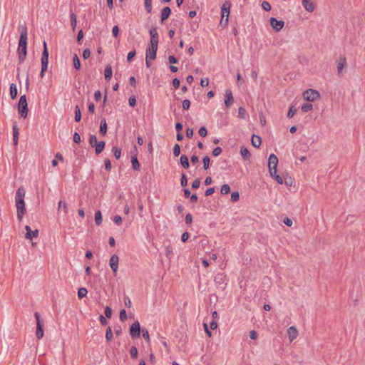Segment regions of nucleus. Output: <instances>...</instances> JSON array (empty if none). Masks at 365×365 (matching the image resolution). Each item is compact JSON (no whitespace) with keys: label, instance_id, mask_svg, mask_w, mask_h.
Segmentation results:
<instances>
[{"label":"nucleus","instance_id":"9d476101","mask_svg":"<svg viewBox=\"0 0 365 365\" xmlns=\"http://www.w3.org/2000/svg\"><path fill=\"white\" fill-rule=\"evenodd\" d=\"M130 334L132 338H137L140 334V323L136 321L135 322L130 328Z\"/></svg>","mask_w":365,"mask_h":365},{"label":"nucleus","instance_id":"e2e57ef3","mask_svg":"<svg viewBox=\"0 0 365 365\" xmlns=\"http://www.w3.org/2000/svg\"><path fill=\"white\" fill-rule=\"evenodd\" d=\"M124 303L127 307L130 308L131 307V304H132L131 300L130 299V298L128 296H125L124 297Z\"/></svg>","mask_w":365,"mask_h":365},{"label":"nucleus","instance_id":"0eeeda50","mask_svg":"<svg viewBox=\"0 0 365 365\" xmlns=\"http://www.w3.org/2000/svg\"><path fill=\"white\" fill-rule=\"evenodd\" d=\"M278 164V158L274 154H271L268 159V168L269 173L273 172L275 174L277 171V166Z\"/></svg>","mask_w":365,"mask_h":365},{"label":"nucleus","instance_id":"20e7f679","mask_svg":"<svg viewBox=\"0 0 365 365\" xmlns=\"http://www.w3.org/2000/svg\"><path fill=\"white\" fill-rule=\"evenodd\" d=\"M48 51L47 49V45L46 41H43V51L41 55V71L40 73V76L43 78L44 76V72L48 68Z\"/></svg>","mask_w":365,"mask_h":365},{"label":"nucleus","instance_id":"5701e85b","mask_svg":"<svg viewBox=\"0 0 365 365\" xmlns=\"http://www.w3.org/2000/svg\"><path fill=\"white\" fill-rule=\"evenodd\" d=\"M240 154H241L242 157L243 158V159H245V160H249L251 157V154H250V151L245 147H242L240 148Z\"/></svg>","mask_w":365,"mask_h":365},{"label":"nucleus","instance_id":"69168bd1","mask_svg":"<svg viewBox=\"0 0 365 365\" xmlns=\"http://www.w3.org/2000/svg\"><path fill=\"white\" fill-rule=\"evenodd\" d=\"M208 84H209V80L207 78H204L201 79V81H200L201 86L205 87V86H207Z\"/></svg>","mask_w":365,"mask_h":365},{"label":"nucleus","instance_id":"f704fd0d","mask_svg":"<svg viewBox=\"0 0 365 365\" xmlns=\"http://www.w3.org/2000/svg\"><path fill=\"white\" fill-rule=\"evenodd\" d=\"M302 110L304 113L310 111L313 109V106L311 103H304L302 106Z\"/></svg>","mask_w":365,"mask_h":365},{"label":"nucleus","instance_id":"7c9ffc66","mask_svg":"<svg viewBox=\"0 0 365 365\" xmlns=\"http://www.w3.org/2000/svg\"><path fill=\"white\" fill-rule=\"evenodd\" d=\"M269 174L279 184H283V179L280 175L277 174V171H275V174L273 173V172H270Z\"/></svg>","mask_w":365,"mask_h":365},{"label":"nucleus","instance_id":"49530a36","mask_svg":"<svg viewBox=\"0 0 365 365\" xmlns=\"http://www.w3.org/2000/svg\"><path fill=\"white\" fill-rule=\"evenodd\" d=\"M128 318L126 311L125 309H122L120 312V319L121 322H125Z\"/></svg>","mask_w":365,"mask_h":365},{"label":"nucleus","instance_id":"052dcab7","mask_svg":"<svg viewBox=\"0 0 365 365\" xmlns=\"http://www.w3.org/2000/svg\"><path fill=\"white\" fill-rule=\"evenodd\" d=\"M135 50L130 51L127 56V61L129 62L131 61L132 58L135 56Z\"/></svg>","mask_w":365,"mask_h":365},{"label":"nucleus","instance_id":"423d86ee","mask_svg":"<svg viewBox=\"0 0 365 365\" xmlns=\"http://www.w3.org/2000/svg\"><path fill=\"white\" fill-rule=\"evenodd\" d=\"M303 98L308 101H314L320 98V94L317 90L309 88L304 91Z\"/></svg>","mask_w":365,"mask_h":365},{"label":"nucleus","instance_id":"de8ad7c7","mask_svg":"<svg viewBox=\"0 0 365 365\" xmlns=\"http://www.w3.org/2000/svg\"><path fill=\"white\" fill-rule=\"evenodd\" d=\"M132 358L135 359L138 356V349L135 346H132L130 351Z\"/></svg>","mask_w":365,"mask_h":365},{"label":"nucleus","instance_id":"a19ab883","mask_svg":"<svg viewBox=\"0 0 365 365\" xmlns=\"http://www.w3.org/2000/svg\"><path fill=\"white\" fill-rule=\"evenodd\" d=\"M113 338V332L111 330V328L109 327H108L106 333V339L108 341H110Z\"/></svg>","mask_w":365,"mask_h":365},{"label":"nucleus","instance_id":"cd10ccee","mask_svg":"<svg viewBox=\"0 0 365 365\" xmlns=\"http://www.w3.org/2000/svg\"><path fill=\"white\" fill-rule=\"evenodd\" d=\"M131 163L133 169L135 170H140V163L138 160V158L136 156H133L131 158Z\"/></svg>","mask_w":365,"mask_h":365},{"label":"nucleus","instance_id":"ea45409f","mask_svg":"<svg viewBox=\"0 0 365 365\" xmlns=\"http://www.w3.org/2000/svg\"><path fill=\"white\" fill-rule=\"evenodd\" d=\"M210 159L208 156H205L202 159L203 168L205 170H207L210 166Z\"/></svg>","mask_w":365,"mask_h":365},{"label":"nucleus","instance_id":"ddd939ff","mask_svg":"<svg viewBox=\"0 0 365 365\" xmlns=\"http://www.w3.org/2000/svg\"><path fill=\"white\" fill-rule=\"evenodd\" d=\"M346 59L344 56H340L336 61V67L338 74L340 75L342 72V70L346 65Z\"/></svg>","mask_w":365,"mask_h":365},{"label":"nucleus","instance_id":"6e6d98bb","mask_svg":"<svg viewBox=\"0 0 365 365\" xmlns=\"http://www.w3.org/2000/svg\"><path fill=\"white\" fill-rule=\"evenodd\" d=\"M199 134L202 137H205L207 134V131L205 127H201L199 130Z\"/></svg>","mask_w":365,"mask_h":365},{"label":"nucleus","instance_id":"603ef678","mask_svg":"<svg viewBox=\"0 0 365 365\" xmlns=\"http://www.w3.org/2000/svg\"><path fill=\"white\" fill-rule=\"evenodd\" d=\"M180 184L182 187H185L187 185V177L185 174H182V178H181V180H180Z\"/></svg>","mask_w":365,"mask_h":365},{"label":"nucleus","instance_id":"473e14b6","mask_svg":"<svg viewBox=\"0 0 365 365\" xmlns=\"http://www.w3.org/2000/svg\"><path fill=\"white\" fill-rule=\"evenodd\" d=\"M81 119V113L78 106L75 107V120L79 122Z\"/></svg>","mask_w":365,"mask_h":365},{"label":"nucleus","instance_id":"0e129e2a","mask_svg":"<svg viewBox=\"0 0 365 365\" xmlns=\"http://www.w3.org/2000/svg\"><path fill=\"white\" fill-rule=\"evenodd\" d=\"M128 102H129V105L131 107H134L136 104V99L134 96H131L129 98Z\"/></svg>","mask_w":365,"mask_h":365},{"label":"nucleus","instance_id":"393cba45","mask_svg":"<svg viewBox=\"0 0 365 365\" xmlns=\"http://www.w3.org/2000/svg\"><path fill=\"white\" fill-rule=\"evenodd\" d=\"M18 91L16 84L11 83L10 85V96L12 99H15L17 97Z\"/></svg>","mask_w":365,"mask_h":365},{"label":"nucleus","instance_id":"dca6fc26","mask_svg":"<svg viewBox=\"0 0 365 365\" xmlns=\"http://www.w3.org/2000/svg\"><path fill=\"white\" fill-rule=\"evenodd\" d=\"M302 6L308 12H312L315 9L314 4L311 0H302Z\"/></svg>","mask_w":365,"mask_h":365},{"label":"nucleus","instance_id":"79ce46f5","mask_svg":"<svg viewBox=\"0 0 365 365\" xmlns=\"http://www.w3.org/2000/svg\"><path fill=\"white\" fill-rule=\"evenodd\" d=\"M262 7L266 11H269L272 9L270 4L267 1H262Z\"/></svg>","mask_w":365,"mask_h":365},{"label":"nucleus","instance_id":"412c9836","mask_svg":"<svg viewBox=\"0 0 365 365\" xmlns=\"http://www.w3.org/2000/svg\"><path fill=\"white\" fill-rule=\"evenodd\" d=\"M251 142H252V145L255 147V148H259L260 145H261V143H262V139L260 137L256 135H252V139H251Z\"/></svg>","mask_w":365,"mask_h":365},{"label":"nucleus","instance_id":"9b49d317","mask_svg":"<svg viewBox=\"0 0 365 365\" xmlns=\"http://www.w3.org/2000/svg\"><path fill=\"white\" fill-rule=\"evenodd\" d=\"M118 262H119V258L117 255L114 254L110 257V261H109V264H110L111 269L113 270V272L114 273V275L116 274V272H117V270L118 268Z\"/></svg>","mask_w":365,"mask_h":365},{"label":"nucleus","instance_id":"4d7b16f0","mask_svg":"<svg viewBox=\"0 0 365 365\" xmlns=\"http://www.w3.org/2000/svg\"><path fill=\"white\" fill-rule=\"evenodd\" d=\"M73 141L77 144L81 143V136L77 132L73 134Z\"/></svg>","mask_w":365,"mask_h":365},{"label":"nucleus","instance_id":"f03ea898","mask_svg":"<svg viewBox=\"0 0 365 365\" xmlns=\"http://www.w3.org/2000/svg\"><path fill=\"white\" fill-rule=\"evenodd\" d=\"M25 190L21 187L16 192L15 195V204L16 207L17 218L21 221L24 214L26 213V207L24 202Z\"/></svg>","mask_w":365,"mask_h":365},{"label":"nucleus","instance_id":"39448f33","mask_svg":"<svg viewBox=\"0 0 365 365\" xmlns=\"http://www.w3.org/2000/svg\"><path fill=\"white\" fill-rule=\"evenodd\" d=\"M34 317L36 319V336L38 339H41L43 338L44 331H43V322L41 319V316L38 312H35Z\"/></svg>","mask_w":365,"mask_h":365},{"label":"nucleus","instance_id":"72a5a7b5","mask_svg":"<svg viewBox=\"0 0 365 365\" xmlns=\"http://www.w3.org/2000/svg\"><path fill=\"white\" fill-rule=\"evenodd\" d=\"M87 293H88L87 289L84 287H81V288L78 289V298L82 299L87 295Z\"/></svg>","mask_w":365,"mask_h":365},{"label":"nucleus","instance_id":"5fc2aeb1","mask_svg":"<svg viewBox=\"0 0 365 365\" xmlns=\"http://www.w3.org/2000/svg\"><path fill=\"white\" fill-rule=\"evenodd\" d=\"M229 17L221 16L220 25L226 26L228 24Z\"/></svg>","mask_w":365,"mask_h":365},{"label":"nucleus","instance_id":"8fccbe9b","mask_svg":"<svg viewBox=\"0 0 365 365\" xmlns=\"http://www.w3.org/2000/svg\"><path fill=\"white\" fill-rule=\"evenodd\" d=\"M296 113V109H294V106H291L288 110V113H287V117L288 118H292L294 116V115Z\"/></svg>","mask_w":365,"mask_h":365},{"label":"nucleus","instance_id":"f3484780","mask_svg":"<svg viewBox=\"0 0 365 365\" xmlns=\"http://www.w3.org/2000/svg\"><path fill=\"white\" fill-rule=\"evenodd\" d=\"M230 4L229 2H225L221 8V16L229 17Z\"/></svg>","mask_w":365,"mask_h":365},{"label":"nucleus","instance_id":"c9c22d12","mask_svg":"<svg viewBox=\"0 0 365 365\" xmlns=\"http://www.w3.org/2000/svg\"><path fill=\"white\" fill-rule=\"evenodd\" d=\"M220 192L222 195H227L230 192V187L227 184H224L221 187Z\"/></svg>","mask_w":365,"mask_h":365},{"label":"nucleus","instance_id":"7ed1b4c3","mask_svg":"<svg viewBox=\"0 0 365 365\" xmlns=\"http://www.w3.org/2000/svg\"><path fill=\"white\" fill-rule=\"evenodd\" d=\"M19 114L23 118H26L28 115V103L26 95H23L20 97L18 103Z\"/></svg>","mask_w":365,"mask_h":365},{"label":"nucleus","instance_id":"bb28decb","mask_svg":"<svg viewBox=\"0 0 365 365\" xmlns=\"http://www.w3.org/2000/svg\"><path fill=\"white\" fill-rule=\"evenodd\" d=\"M95 152L97 155L100 154L105 148V142L104 141H100L98 144H96L95 146Z\"/></svg>","mask_w":365,"mask_h":365},{"label":"nucleus","instance_id":"e433bc0d","mask_svg":"<svg viewBox=\"0 0 365 365\" xmlns=\"http://www.w3.org/2000/svg\"><path fill=\"white\" fill-rule=\"evenodd\" d=\"M112 150L113 152L115 158L116 159H119L120 158V155H121V150H120V149L118 148L116 146H114V147H113Z\"/></svg>","mask_w":365,"mask_h":365},{"label":"nucleus","instance_id":"f8f14e48","mask_svg":"<svg viewBox=\"0 0 365 365\" xmlns=\"http://www.w3.org/2000/svg\"><path fill=\"white\" fill-rule=\"evenodd\" d=\"M234 103V98L232 93L230 90L227 89L225 91V105L228 108H230Z\"/></svg>","mask_w":365,"mask_h":365},{"label":"nucleus","instance_id":"3c124183","mask_svg":"<svg viewBox=\"0 0 365 365\" xmlns=\"http://www.w3.org/2000/svg\"><path fill=\"white\" fill-rule=\"evenodd\" d=\"M222 150L220 147H216L213 151H212V155L214 156H218L221 154Z\"/></svg>","mask_w":365,"mask_h":365},{"label":"nucleus","instance_id":"13d9d810","mask_svg":"<svg viewBox=\"0 0 365 365\" xmlns=\"http://www.w3.org/2000/svg\"><path fill=\"white\" fill-rule=\"evenodd\" d=\"M105 315L107 318H110L112 315V310L109 307L105 308Z\"/></svg>","mask_w":365,"mask_h":365},{"label":"nucleus","instance_id":"864d4df0","mask_svg":"<svg viewBox=\"0 0 365 365\" xmlns=\"http://www.w3.org/2000/svg\"><path fill=\"white\" fill-rule=\"evenodd\" d=\"M190 106V101L187 99H185L182 101V108L185 110H188Z\"/></svg>","mask_w":365,"mask_h":365},{"label":"nucleus","instance_id":"774afa93","mask_svg":"<svg viewBox=\"0 0 365 365\" xmlns=\"http://www.w3.org/2000/svg\"><path fill=\"white\" fill-rule=\"evenodd\" d=\"M113 221L116 225H120L122 222V218L119 215H116L113 218Z\"/></svg>","mask_w":365,"mask_h":365},{"label":"nucleus","instance_id":"6ab92c4d","mask_svg":"<svg viewBox=\"0 0 365 365\" xmlns=\"http://www.w3.org/2000/svg\"><path fill=\"white\" fill-rule=\"evenodd\" d=\"M157 50H158V46H155V48H153L151 46L150 48H147L145 57H147L151 60L155 59L156 57Z\"/></svg>","mask_w":365,"mask_h":365},{"label":"nucleus","instance_id":"a211bd4d","mask_svg":"<svg viewBox=\"0 0 365 365\" xmlns=\"http://www.w3.org/2000/svg\"><path fill=\"white\" fill-rule=\"evenodd\" d=\"M170 14H171V9H170V7L166 6V7L163 8L161 11V16H160L161 22L163 23L167 19H168Z\"/></svg>","mask_w":365,"mask_h":365},{"label":"nucleus","instance_id":"f257e3e1","mask_svg":"<svg viewBox=\"0 0 365 365\" xmlns=\"http://www.w3.org/2000/svg\"><path fill=\"white\" fill-rule=\"evenodd\" d=\"M20 38L18 46L19 61L21 63L26 58L27 53L28 31L25 25H20L19 27Z\"/></svg>","mask_w":365,"mask_h":365},{"label":"nucleus","instance_id":"58836bf2","mask_svg":"<svg viewBox=\"0 0 365 365\" xmlns=\"http://www.w3.org/2000/svg\"><path fill=\"white\" fill-rule=\"evenodd\" d=\"M145 9L149 14L152 11V0H145Z\"/></svg>","mask_w":365,"mask_h":365},{"label":"nucleus","instance_id":"4be33fe9","mask_svg":"<svg viewBox=\"0 0 365 365\" xmlns=\"http://www.w3.org/2000/svg\"><path fill=\"white\" fill-rule=\"evenodd\" d=\"M100 133L102 134L103 136L106 135L107 133V123L105 118L101 119V125H100Z\"/></svg>","mask_w":365,"mask_h":365},{"label":"nucleus","instance_id":"37998d69","mask_svg":"<svg viewBox=\"0 0 365 365\" xmlns=\"http://www.w3.org/2000/svg\"><path fill=\"white\" fill-rule=\"evenodd\" d=\"M246 110L244 108L240 107L238 109V117L244 119L245 118Z\"/></svg>","mask_w":365,"mask_h":365},{"label":"nucleus","instance_id":"c03bdc74","mask_svg":"<svg viewBox=\"0 0 365 365\" xmlns=\"http://www.w3.org/2000/svg\"><path fill=\"white\" fill-rule=\"evenodd\" d=\"M142 334H143V339L147 341V342H149L150 341V335H149V332L147 329H143L142 330Z\"/></svg>","mask_w":365,"mask_h":365},{"label":"nucleus","instance_id":"1a4fd4ad","mask_svg":"<svg viewBox=\"0 0 365 365\" xmlns=\"http://www.w3.org/2000/svg\"><path fill=\"white\" fill-rule=\"evenodd\" d=\"M150 36V46L153 48L158 46V34L156 27H153L149 31Z\"/></svg>","mask_w":365,"mask_h":365},{"label":"nucleus","instance_id":"a18cd8bd","mask_svg":"<svg viewBox=\"0 0 365 365\" xmlns=\"http://www.w3.org/2000/svg\"><path fill=\"white\" fill-rule=\"evenodd\" d=\"M180 153V147L178 144H175L173 148V155L175 157H178Z\"/></svg>","mask_w":365,"mask_h":365},{"label":"nucleus","instance_id":"2eb2a0df","mask_svg":"<svg viewBox=\"0 0 365 365\" xmlns=\"http://www.w3.org/2000/svg\"><path fill=\"white\" fill-rule=\"evenodd\" d=\"M287 334H288L289 341H292L294 339H295L297 337L298 331L295 327L292 326L288 329Z\"/></svg>","mask_w":365,"mask_h":365},{"label":"nucleus","instance_id":"2f4dec72","mask_svg":"<svg viewBox=\"0 0 365 365\" xmlns=\"http://www.w3.org/2000/svg\"><path fill=\"white\" fill-rule=\"evenodd\" d=\"M73 61L74 68L77 70H79L81 68V62H80V60H79L77 54L74 55Z\"/></svg>","mask_w":365,"mask_h":365},{"label":"nucleus","instance_id":"bf43d9fd","mask_svg":"<svg viewBox=\"0 0 365 365\" xmlns=\"http://www.w3.org/2000/svg\"><path fill=\"white\" fill-rule=\"evenodd\" d=\"M91 56V51L88 48H86L83 51V58L84 59H87L90 57Z\"/></svg>","mask_w":365,"mask_h":365},{"label":"nucleus","instance_id":"aec40b11","mask_svg":"<svg viewBox=\"0 0 365 365\" xmlns=\"http://www.w3.org/2000/svg\"><path fill=\"white\" fill-rule=\"evenodd\" d=\"M12 129H13V140H14V145H17L18 140H19V128H18L16 123H14Z\"/></svg>","mask_w":365,"mask_h":365},{"label":"nucleus","instance_id":"c85d7f7f","mask_svg":"<svg viewBox=\"0 0 365 365\" xmlns=\"http://www.w3.org/2000/svg\"><path fill=\"white\" fill-rule=\"evenodd\" d=\"M61 208L63 209L65 214H68V204L64 201L60 200L58 202V209L60 210Z\"/></svg>","mask_w":365,"mask_h":365},{"label":"nucleus","instance_id":"c756f323","mask_svg":"<svg viewBox=\"0 0 365 365\" xmlns=\"http://www.w3.org/2000/svg\"><path fill=\"white\" fill-rule=\"evenodd\" d=\"M95 221L97 225H100L102 223V214L100 210H98L95 213Z\"/></svg>","mask_w":365,"mask_h":365},{"label":"nucleus","instance_id":"680f3d73","mask_svg":"<svg viewBox=\"0 0 365 365\" xmlns=\"http://www.w3.org/2000/svg\"><path fill=\"white\" fill-rule=\"evenodd\" d=\"M200 181L199 179H196L192 183V187L193 189H197L200 187Z\"/></svg>","mask_w":365,"mask_h":365},{"label":"nucleus","instance_id":"b1692460","mask_svg":"<svg viewBox=\"0 0 365 365\" xmlns=\"http://www.w3.org/2000/svg\"><path fill=\"white\" fill-rule=\"evenodd\" d=\"M113 71L112 68L110 65H108L104 71L105 78L107 81H108L112 77Z\"/></svg>","mask_w":365,"mask_h":365},{"label":"nucleus","instance_id":"6e6552de","mask_svg":"<svg viewBox=\"0 0 365 365\" xmlns=\"http://www.w3.org/2000/svg\"><path fill=\"white\" fill-rule=\"evenodd\" d=\"M269 23L272 26V28L276 31H279L282 29V28L284 26V21L282 20H277L274 17H271L269 19Z\"/></svg>","mask_w":365,"mask_h":365},{"label":"nucleus","instance_id":"4468645a","mask_svg":"<svg viewBox=\"0 0 365 365\" xmlns=\"http://www.w3.org/2000/svg\"><path fill=\"white\" fill-rule=\"evenodd\" d=\"M25 230H26V233L25 235V238L27 240H31L32 237H38V230H31V227L29 225L25 227Z\"/></svg>","mask_w":365,"mask_h":365},{"label":"nucleus","instance_id":"4c0bfd02","mask_svg":"<svg viewBox=\"0 0 365 365\" xmlns=\"http://www.w3.org/2000/svg\"><path fill=\"white\" fill-rule=\"evenodd\" d=\"M99 142L97 140V138L95 135H91L89 138V144L94 147L96 144H98Z\"/></svg>","mask_w":365,"mask_h":365},{"label":"nucleus","instance_id":"09e8293b","mask_svg":"<svg viewBox=\"0 0 365 365\" xmlns=\"http://www.w3.org/2000/svg\"><path fill=\"white\" fill-rule=\"evenodd\" d=\"M240 200V194L238 192H233L231 194V200L233 202H237Z\"/></svg>","mask_w":365,"mask_h":365},{"label":"nucleus","instance_id":"a878e982","mask_svg":"<svg viewBox=\"0 0 365 365\" xmlns=\"http://www.w3.org/2000/svg\"><path fill=\"white\" fill-rule=\"evenodd\" d=\"M180 164L182 165V166L184 168L187 169L189 168L190 164H189L188 158L185 155H182L180 156Z\"/></svg>","mask_w":365,"mask_h":365},{"label":"nucleus","instance_id":"338daca9","mask_svg":"<svg viewBox=\"0 0 365 365\" xmlns=\"http://www.w3.org/2000/svg\"><path fill=\"white\" fill-rule=\"evenodd\" d=\"M192 221V216L190 213H188L185 216V222L187 224L190 225Z\"/></svg>","mask_w":365,"mask_h":365}]
</instances>
